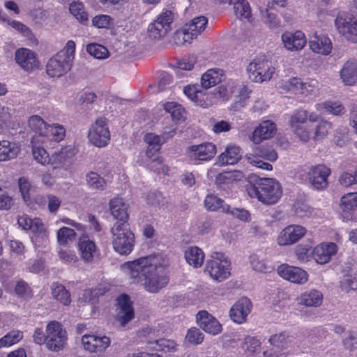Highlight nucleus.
Listing matches in <instances>:
<instances>
[{
    "label": "nucleus",
    "mask_w": 357,
    "mask_h": 357,
    "mask_svg": "<svg viewBox=\"0 0 357 357\" xmlns=\"http://www.w3.org/2000/svg\"><path fill=\"white\" fill-rule=\"evenodd\" d=\"M52 296L64 305H68L71 302L70 294L66 287L58 282L51 286Z\"/></svg>",
    "instance_id": "obj_35"
},
{
    "label": "nucleus",
    "mask_w": 357,
    "mask_h": 357,
    "mask_svg": "<svg viewBox=\"0 0 357 357\" xmlns=\"http://www.w3.org/2000/svg\"><path fill=\"white\" fill-rule=\"evenodd\" d=\"M118 312L117 319L121 325L125 326L134 317V310L132 306V302L128 295L123 294L117 298Z\"/></svg>",
    "instance_id": "obj_23"
},
{
    "label": "nucleus",
    "mask_w": 357,
    "mask_h": 357,
    "mask_svg": "<svg viewBox=\"0 0 357 357\" xmlns=\"http://www.w3.org/2000/svg\"><path fill=\"white\" fill-rule=\"evenodd\" d=\"M252 308L251 301L247 297H241L231 306L229 310V317L234 322L241 324L246 321Z\"/></svg>",
    "instance_id": "obj_13"
},
{
    "label": "nucleus",
    "mask_w": 357,
    "mask_h": 357,
    "mask_svg": "<svg viewBox=\"0 0 357 357\" xmlns=\"http://www.w3.org/2000/svg\"><path fill=\"white\" fill-rule=\"evenodd\" d=\"M29 128L40 136H43L47 132V124L38 115H33L28 120Z\"/></svg>",
    "instance_id": "obj_39"
},
{
    "label": "nucleus",
    "mask_w": 357,
    "mask_h": 357,
    "mask_svg": "<svg viewBox=\"0 0 357 357\" xmlns=\"http://www.w3.org/2000/svg\"><path fill=\"white\" fill-rule=\"evenodd\" d=\"M278 273L284 279L298 284L305 283L308 277L307 272L302 268L286 264L279 266Z\"/></svg>",
    "instance_id": "obj_18"
},
{
    "label": "nucleus",
    "mask_w": 357,
    "mask_h": 357,
    "mask_svg": "<svg viewBox=\"0 0 357 357\" xmlns=\"http://www.w3.org/2000/svg\"><path fill=\"white\" fill-rule=\"evenodd\" d=\"M111 343L110 339L107 336H97L92 334L84 335L82 337V344L84 349L91 353H101L106 350Z\"/></svg>",
    "instance_id": "obj_14"
},
{
    "label": "nucleus",
    "mask_w": 357,
    "mask_h": 357,
    "mask_svg": "<svg viewBox=\"0 0 357 357\" xmlns=\"http://www.w3.org/2000/svg\"><path fill=\"white\" fill-rule=\"evenodd\" d=\"M284 47L289 51L302 50L307 42L304 33L301 31H286L282 34Z\"/></svg>",
    "instance_id": "obj_20"
},
{
    "label": "nucleus",
    "mask_w": 357,
    "mask_h": 357,
    "mask_svg": "<svg viewBox=\"0 0 357 357\" xmlns=\"http://www.w3.org/2000/svg\"><path fill=\"white\" fill-rule=\"evenodd\" d=\"M145 163L149 169L154 172H157L158 174H167L168 171L167 167L162 165V159L158 156H156L152 160H146Z\"/></svg>",
    "instance_id": "obj_55"
},
{
    "label": "nucleus",
    "mask_w": 357,
    "mask_h": 357,
    "mask_svg": "<svg viewBox=\"0 0 357 357\" xmlns=\"http://www.w3.org/2000/svg\"><path fill=\"white\" fill-rule=\"evenodd\" d=\"M293 340L294 337L284 331L272 335L268 340L272 348L264 352V357H287Z\"/></svg>",
    "instance_id": "obj_8"
},
{
    "label": "nucleus",
    "mask_w": 357,
    "mask_h": 357,
    "mask_svg": "<svg viewBox=\"0 0 357 357\" xmlns=\"http://www.w3.org/2000/svg\"><path fill=\"white\" fill-rule=\"evenodd\" d=\"M23 337V334L19 331H12L0 339V347H8L18 342Z\"/></svg>",
    "instance_id": "obj_47"
},
{
    "label": "nucleus",
    "mask_w": 357,
    "mask_h": 357,
    "mask_svg": "<svg viewBox=\"0 0 357 357\" xmlns=\"http://www.w3.org/2000/svg\"><path fill=\"white\" fill-rule=\"evenodd\" d=\"M111 233L114 250L121 255L130 253L134 247L135 236L130 230L129 224L114 225Z\"/></svg>",
    "instance_id": "obj_4"
},
{
    "label": "nucleus",
    "mask_w": 357,
    "mask_h": 357,
    "mask_svg": "<svg viewBox=\"0 0 357 357\" xmlns=\"http://www.w3.org/2000/svg\"><path fill=\"white\" fill-rule=\"evenodd\" d=\"M204 206L207 210L212 211H221L223 213L225 206H228L225 204L224 200L213 195H208L204 200Z\"/></svg>",
    "instance_id": "obj_42"
},
{
    "label": "nucleus",
    "mask_w": 357,
    "mask_h": 357,
    "mask_svg": "<svg viewBox=\"0 0 357 357\" xmlns=\"http://www.w3.org/2000/svg\"><path fill=\"white\" fill-rule=\"evenodd\" d=\"M307 232V229L299 225H291L284 228L277 238L280 245H289L298 241Z\"/></svg>",
    "instance_id": "obj_12"
},
{
    "label": "nucleus",
    "mask_w": 357,
    "mask_h": 357,
    "mask_svg": "<svg viewBox=\"0 0 357 357\" xmlns=\"http://www.w3.org/2000/svg\"><path fill=\"white\" fill-rule=\"evenodd\" d=\"M173 22V13L166 10L160 14L158 18L148 28V33L150 38L160 39L166 36L171 30V24Z\"/></svg>",
    "instance_id": "obj_9"
},
{
    "label": "nucleus",
    "mask_w": 357,
    "mask_h": 357,
    "mask_svg": "<svg viewBox=\"0 0 357 357\" xmlns=\"http://www.w3.org/2000/svg\"><path fill=\"white\" fill-rule=\"evenodd\" d=\"M252 197H257L261 202L271 205L278 202L282 195L280 183L274 178H259L248 190Z\"/></svg>",
    "instance_id": "obj_2"
},
{
    "label": "nucleus",
    "mask_w": 357,
    "mask_h": 357,
    "mask_svg": "<svg viewBox=\"0 0 357 357\" xmlns=\"http://www.w3.org/2000/svg\"><path fill=\"white\" fill-rule=\"evenodd\" d=\"M275 130L274 123L268 120L264 121L254 130L250 139L254 144H259L262 141L273 137Z\"/></svg>",
    "instance_id": "obj_22"
},
{
    "label": "nucleus",
    "mask_w": 357,
    "mask_h": 357,
    "mask_svg": "<svg viewBox=\"0 0 357 357\" xmlns=\"http://www.w3.org/2000/svg\"><path fill=\"white\" fill-rule=\"evenodd\" d=\"M204 335L200 330L194 327L188 330L185 339L191 344H199L204 340Z\"/></svg>",
    "instance_id": "obj_54"
},
{
    "label": "nucleus",
    "mask_w": 357,
    "mask_h": 357,
    "mask_svg": "<svg viewBox=\"0 0 357 357\" xmlns=\"http://www.w3.org/2000/svg\"><path fill=\"white\" fill-rule=\"evenodd\" d=\"M260 17L264 24L269 29H274L280 26L281 21L275 10L272 7H267L260 10Z\"/></svg>",
    "instance_id": "obj_30"
},
{
    "label": "nucleus",
    "mask_w": 357,
    "mask_h": 357,
    "mask_svg": "<svg viewBox=\"0 0 357 357\" xmlns=\"http://www.w3.org/2000/svg\"><path fill=\"white\" fill-rule=\"evenodd\" d=\"M246 70L250 80L261 83L271 79L275 69L265 55H259L248 64Z\"/></svg>",
    "instance_id": "obj_5"
},
{
    "label": "nucleus",
    "mask_w": 357,
    "mask_h": 357,
    "mask_svg": "<svg viewBox=\"0 0 357 357\" xmlns=\"http://www.w3.org/2000/svg\"><path fill=\"white\" fill-rule=\"evenodd\" d=\"M29 227V230L33 233L31 241L36 247H40L47 242V231L40 219H32Z\"/></svg>",
    "instance_id": "obj_26"
},
{
    "label": "nucleus",
    "mask_w": 357,
    "mask_h": 357,
    "mask_svg": "<svg viewBox=\"0 0 357 357\" xmlns=\"http://www.w3.org/2000/svg\"><path fill=\"white\" fill-rule=\"evenodd\" d=\"M308 114L306 110L296 111L291 116L289 124L292 128L300 127L307 119Z\"/></svg>",
    "instance_id": "obj_50"
},
{
    "label": "nucleus",
    "mask_w": 357,
    "mask_h": 357,
    "mask_svg": "<svg viewBox=\"0 0 357 357\" xmlns=\"http://www.w3.org/2000/svg\"><path fill=\"white\" fill-rule=\"evenodd\" d=\"M15 59L16 63L27 72L34 70L39 65L36 54L27 48L18 49L15 52Z\"/></svg>",
    "instance_id": "obj_17"
},
{
    "label": "nucleus",
    "mask_w": 357,
    "mask_h": 357,
    "mask_svg": "<svg viewBox=\"0 0 357 357\" xmlns=\"http://www.w3.org/2000/svg\"><path fill=\"white\" fill-rule=\"evenodd\" d=\"M319 106H321L326 112L333 115L341 116L345 113L344 106L338 101H326Z\"/></svg>",
    "instance_id": "obj_46"
},
{
    "label": "nucleus",
    "mask_w": 357,
    "mask_h": 357,
    "mask_svg": "<svg viewBox=\"0 0 357 357\" xmlns=\"http://www.w3.org/2000/svg\"><path fill=\"white\" fill-rule=\"evenodd\" d=\"M86 183L92 190H104L107 186L105 180L93 172L86 174Z\"/></svg>",
    "instance_id": "obj_41"
},
{
    "label": "nucleus",
    "mask_w": 357,
    "mask_h": 357,
    "mask_svg": "<svg viewBox=\"0 0 357 357\" xmlns=\"http://www.w3.org/2000/svg\"><path fill=\"white\" fill-rule=\"evenodd\" d=\"M184 93L197 105L203 107H207L208 104L204 101V94L197 89L195 86H187L183 89Z\"/></svg>",
    "instance_id": "obj_40"
},
{
    "label": "nucleus",
    "mask_w": 357,
    "mask_h": 357,
    "mask_svg": "<svg viewBox=\"0 0 357 357\" xmlns=\"http://www.w3.org/2000/svg\"><path fill=\"white\" fill-rule=\"evenodd\" d=\"M185 258L190 266L198 268L204 263V254L198 247H190L186 250Z\"/></svg>",
    "instance_id": "obj_33"
},
{
    "label": "nucleus",
    "mask_w": 357,
    "mask_h": 357,
    "mask_svg": "<svg viewBox=\"0 0 357 357\" xmlns=\"http://www.w3.org/2000/svg\"><path fill=\"white\" fill-rule=\"evenodd\" d=\"M221 76L220 70L210 69L202 76L201 84L203 88L209 89L221 82Z\"/></svg>",
    "instance_id": "obj_36"
},
{
    "label": "nucleus",
    "mask_w": 357,
    "mask_h": 357,
    "mask_svg": "<svg viewBox=\"0 0 357 357\" xmlns=\"http://www.w3.org/2000/svg\"><path fill=\"white\" fill-rule=\"evenodd\" d=\"M310 49L317 54L328 55L332 50V43L329 38L325 36L314 35L309 41Z\"/></svg>",
    "instance_id": "obj_29"
},
{
    "label": "nucleus",
    "mask_w": 357,
    "mask_h": 357,
    "mask_svg": "<svg viewBox=\"0 0 357 357\" xmlns=\"http://www.w3.org/2000/svg\"><path fill=\"white\" fill-rule=\"evenodd\" d=\"M124 266L128 269L132 282L140 284L149 293L159 292L169 282L164 268L166 260L160 255L140 257Z\"/></svg>",
    "instance_id": "obj_1"
},
{
    "label": "nucleus",
    "mask_w": 357,
    "mask_h": 357,
    "mask_svg": "<svg viewBox=\"0 0 357 357\" xmlns=\"http://www.w3.org/2000/svg\"><path fill=\"white\" fill-rule=\"evenodd\" d=\"M75 42L68 40L65 47L48 61L47 73L52 77H59L70 71L75 58Z\"/></svg>",
    "instance_id": "obj_3"
},
{
    "label": "nucleus",
    "mask_w": 357,
    "mask_h": 357,
    "mask_svg": "<svg viewBox=\"0 0 357 357\" xmlns=\"http://www.w3.org/2000/svg\"><path fill=\"white\" fill-rule=\"evenodd\" d=\"M223 213L229 214L242 221L250 220V213L244 208H231L230 206H225Z\"/></svg>",
    "instance_id": "obj_48"
},
{
    "label": "nucleus",
    "mask_w": 357,
    "mask_h": 357,
    "mask_svg": "<svg viewBox=\"0 0 357 357\" xmlns=\"http://www.w3.org/2000/svg\"><path fill=\"white\" fill-rule=\"evenodd\" d=\"M330 174V168L324 165H317L309 167L307 177L313 188L324 190L328 186V177Z\"/></svg>",
    "instance_id": "obj_11"
},
{
    "label": "nucleus",
    "mask_w": 357,
    "mask_h": 357,
    "mask_svg": "<svg viewBox=\"0 0 357 357\" xmlns=\"http://www.w3.org/2000/svg\"><path fill=\"white\" fill-rule=\"evenodd\" d=\"M340 77L346 85H353L357 82V61L350 59L347 61L341 70Z\"/></svg>",
    "instance_id": "obj_28"
},
{
    "label": "nucleus",
    "mask_w": 357,
    "mask_h": 357,
    "mask_svg": "<svg viewBox=\"0 0 357 357\" xmlns=\"http://www.w3.org/2000/svg\"><path fill=\"white\" fill-rule=\"evenodd\" d=\"M196 320L206 333L215 335L222 331V325L218 320L206 310L199 311L196 315Z\"/></svg>",
    "instance_id": "obj_16"
},
{
    "label": "nucleus",
    "mask_w": 357,
    "mask_h": 357,
    "mask_svg": "<svg viewBox=\"0 0 357 357\" xmlns=\"http://www.w3.org/2000/svg\"><path fill=\"white\" fill-rule=\"evenodd\" d=\"M341 287L344 291L357 289V277L349 276L341 282Z\"/></svg>",
    "instance_id": "obj_64"
},
{
    "label": "nucleus",
    "mask_w": 357,
    "mask_h": 357,
    "mask_svg": "<svg viewBox=\"0 0 357 357\" xmlns=\"http://www.w3.org/2000/svg\"><path fill=\"white\" fill-rule=\"evenodd\" d=\"M335 24L339 33L352 43L357 42V21L348 20L343 15H337Z\"/></svg>",
    "instance_id": "obj_19"
},
{
    "label": "nucleus",
    "mask_w": 357,
    "mask_h": 357,
    "mask_svg": "<svg viewBox=\"0 0 357 357\" xmlns=\"http://www.w3.org/2000/svg\"><path fill=\"white\" fill-rule=\"evenodd\" d=\"M114 19L107 15H99L92 20V24L98 28H109L113 24Z\"/></svg>",
    "instance_id": "obj_56"
},
{
    "label": "nucleus",
    "mask_w": 357,
    "mask_h": 357,
    "mask_svg": "<svg viewBox=\"0 0 357 357\" xmlns=\"http://www.w3.org/2000/svg\"><path fill=\"white\" fill-rule=\"evenodd\" d=\"M13 204V198L8 192L0 188V209L8 210Z\"/></svg>",
    "instance_id": "obj_62"
},
{
    "label": "nucleus",
    "mask_w": 357,
    "mask_h": 357,
    "mask_svg": "<svg viewBox=\"0 0 357 357\" xmlns=\"http://www.w3.org/2000/svg\"><path fill=\"white\" fill-rule=\"evenodd\" d=\"M75 231L74 229L63 227L61 228L57 232V239L60 244H66L68 241H71L75 236Z\"/></svg>",
    "instance_id": "obj_52"
},
{
    "label": "nucleus",
    "mask_w": 357,
    "mask_h": 357,
    "mask_svg": "<svg viewBox=\"0 0 357 357\" xmlns=\"http://www.w3.org/2000/svg\"><path fill=\"white\" fill-rule=\"evenodd\" d=\"M109 210L113 218L117 220L114 225L128 224V205L122 198L115 197L111 199Z\"/></svg>",
    "instance_id": "obj_24"
},
{
    "label": "nucleus",
    "mask_w": 357,
    "mask_h": 357,
    "mask_svg": "<svg viewBox=\"0 0 357 357\" xmlns=\"http://www.w3.org/2000/svg\"><path fill=\"white\" fill-rule=\"evenodd\" d=\"M219 1L234 4V13L237 17L248 19L251 15L250 6L247 0H219Z\"/></svg>",
    "instance_id": "obj_32"
},
{
    "label": "nucleus",
    "mask_w": 357,
    "mask_h": 357,
    "mask_svg": "<svg viewBox=\"0 0 357 357\" xmlns=\"http://www.w3.org/2000/svg\"><path fill=\"white\" fill-rule=\"evenodd\" d=\"M78 250L81 259L86 263L93 262L98 252L96 243L87 236H82L79 238Z\"/></svg>",
    "instance_id": "obj_25"
},
{
    "label": "nucleus",
    "mask_w": 357,
    "mask_h": 357,
    "mask_svg": "<svg viewBox=\"0 0 357 357\" xmlns=\"http://www.w3.org/2000/svg\"><path fill=\"white\" fill-rule=\"evenodd\" d=\"M149 348L158 351L173 352L176 350L177 344L171 340L159 339L153 342H149Z\"/></svg>",
    "instance_id": "obj_38"
},
{
    "label": "nucleus",
    "mask_w": 357,
    "mask_h": 357,
    "mask_svg": "<svg viewBox=\"0 0 357 357\" xmlns=\"http://www.w3.org/2000/svg\"><path fill=\"white\" fill-rule=\"evenodd\" d=\"M250 89L246 85H241L238 89V98L239 100L236 102L234 106V110L239 109L245 105V101L249 98V95L251 93Z\"/></svg>",
    "instance_id": "obj_58"
},
{
    "label": "nucleus",
    "mask_w": 357,
    "mask_h": 357,
    "mask_svg": "<svg viewBox=\"0 0 357 357\" xmlns=\"http://www.w3.org/2000/svg\"><path fill=\"white\" fill-rule=\"evenodd\" d=\"M66 130L62 126L60 125H47V132L44 134V137H47L50 139L60 142L65 136Z\"/></svg>",
    "instance_id": "obj_44"
},
{
    "label": "nucleus",
    "mask_w": 357,
    "mask_h": 357,
    "mask_svg": "<svg viewBox=\"0 0 357 357\" xmlns=\"http://www.w3.org/2000/svg\"><path fill=\"white\" fill-rule=\"evenodd\" d=\"M144 141L148 146L159 149H161L164 144L160 136L153 132L146 133L144 137Z\"/></svg>",
    "instance_id": "obj_60"
},
{
    "label": "nucleus",
    "mask_w": 357,
    "mask_h": 357,
    "mask_svg": "<svg viewBox=\"0 0 357 357\" xmlns=\"http://www.w3.org/2000/svg\"><path fill=\"white\" fill-rule=\"evenodd\" d=\"M89 141L97 147L105 146L110 139V133L107 126L106 119H97L91 126L88 135Z\"/></svg>",
    "instance_id": "obj_10"
},
{
    "label": "nucleus",
    "mask_w": 357,
    "mask_h": 357,
    "mask_svg": "<svg viewBox=\"0 0 357 357\" xmlns=\"http://www.w3.org/2000/svg\"><path fill=\"white\" fill-rule=\"evenodd\" d=\"M242 157L240 147L228 145L225 151L218 157V162L221 165H233L236 164Z\"/></svg>",
    "instance_id": "obj_27"
},
{
    "label": "nucleus",
    "mask_w": 357,
    "mask_h": 357,
    "mask_svg": "<svg viewBox=\"0 0 357 357\" xmlns=\"http://www.w3.org/2000/svg\"><path fill=\"white\" fill-rule=\"evenodd\" d=\"M86 51L90 55L98 59H105L108 54L107 48L98 44L88 45Z\"/></svg>",
    "instance_id": "obj_49"
},
{
    "label": "nucleus",
    "mask_w": 357,
    "mask_h": 357,
    "mask_svg": "<svg viewBox=\"0 0 357 357\" xmlns=\"http://www.w3.org/2000/svg\"><path fill=\"white\" fill-rule=\"evenodd\" d=\"M215 153L216 146L211 142L192 145L188 149V156L192 160H209L214 157Z\"/></svg>",
    "instance_id": "obj_15"
},
{
    "label": "nucleus",
    "mask_w": 357,
    "mask_h": 357,
    "mask_svg": "<svg viewBox=\"0 0 357 357\" xmlns=\"http://www.w3.org/2000/svg\"><path fill=\"white\" fill-rule=\"evenodd\" d=\"M196 61V57L194 56H190L182 59L177 63L178 70L176 73L178 75L180 70H191L194 68Z\"/></svg>",
    "instance_id": "obj_59"
},
{
    "label": "nucleus",
    "mask_w": 357,
    "mask_h": 357,
    "mask_svg": "<svg viewBox=\"0 0 357 357\" xmlns=\"http://www.w3.org/2000/svg\"><path fill=\"white\" fill-rule=\"evenodd\" d=\"M58 256L65 264H73L78 261V257L70 250H61L58 252Z\"/></svg>",
    "instance_id": "obj_61"
},
{
    "label": "nucleus",
    "mask_w": 357,
    "mask_h": 357,
    "mask_svg": "<svg viewBox=\"0 0 357 357\" xmlns=\"http://www.w3.org/2000/svg\"><path fill=\"white\" fill-rule=\"evenodd\" d=\"M322 294L317 290L304 292L298 298V303L307 307L319 306L322 303Z\"/></svg>",
    "instance_id": "obj_31"
},
{
    "label": "nucleus",
    "mask_w": 357,
    "mask_h": 357,
    "mask_svg": "<svg viewBox=\"0 0 357 357\" xmlns=\"http://www.w3.org/2000/svg\"><path fill=\"white\" fill-rule=\"evenodd\" d=\"M33 156L38 163L42 165L48 164L50 162L49 155L44 148L33 146Z\"/></svg>",
    "instance_id": "obj_57"
},
{
    "label": "nucleus",
    "mask_w": 357,
    "mask_h": 357,
    "mask_svg": "<svg viewBox=\"0 0 357 357\" xmlns=\"http://www.w3.org/2000/svg\"><path fill=\"white\" fill-rule=\"evenodd\" d=\"M19 149L15 144L7 140L0 141V161L12 160L17 157Z\"/></svg>",
    "instance_id": "obj_34"
},
{
    "label": "nucleus",
    "mask_w": 357,
    "mask_h": 357,
    "mask_svg": "<svg viewBox=\"0 0 357 357\" xmlns=\"http://www.w3.org/2000/svg\"><path fill=\"white\" fill-rule=\"evenodd\" d=\"M332 128V124L327 121H321L317 126L314 135L316 138H323L325 137L328 130Z\"/></svg>",
    "instance_id": "obj_63"
},
{
    "label": "nucleus",
    "mask_w": 357,
    "mask_h": 357,
    "mask_svg": "<svg viewBox=\"0 0 357 357\" xmlns=\"http://www.w3.org/2000/svg\"><path fill=\"white\" fill-rule=\"evenodd\" d=\"M46 337L47 348L53 351H59L66 344L67 333L61 323L52 321L46 326Z\"/></svg>",
    "instance_id": "obj_7"
},
{
    "label": "nucleus",
    "mask_w": 357,
    "mask_h": 357,
    "mask_svg": "<svg viewBox=\"0 0 357 357\" xmlns=\"http://www.w3.org/2000/svg\"><path fill=\"white\" fill-rule=\"evenodd\" d=\"M19 188L24 200L29 201L31 198V194L33 191V188L30 182L25 178H20L19 179Z\"/></svg>",
    "instance_id": "obj_53"
},
{
    "label": "nucleus",
    "mask_w": 357,
    "mask_h": 357,
    "mask_svg": "<svg viewBox=\"0 0 357 357\" xmlns=\"http://www.w3.org/2000/svg\"><path fill=\"white\" fill-rule=\"evenodd\" d=\"M337 247L334 243H322L314 248L312 256L317 264H325L329 262L337 252Z\"/></svg>",
    "instance_id": "obj_21"
},
{
    "label": "nucleus",
    "mask_w": 357,
    "mask_h": 357,
    "mask_svg": "<svg viewBox=\"0 0 357 357\" xmlns=\"http://www.w3.org/2000/svg\"><path fill=\"white\" fill-rule=\"evenodd\" d=\"M186 25L181 29L178 30L175 33V40L177 43H190L191 40L197 38L196 33L192 32L190 30H187Z\"/></svg>",
    "instance_id": "obj_51"
},
{
    "label": "nucleus",
    "mask_w": 357,
    "mask_h": 357,
    "mask_svg": "<svg viewBox=\"0 0 357 357\" xmlns=\"http://www.w3.org/2000/svg\"><path fill=\"white\" fill-rule=\"evenodd\" d=\"M230 261L222 252H213L211 259L207 260L205 271L216 281L221 282L230 275Z\"/></svg>",
    "instance_id": "obj_6"
},
{
    "label": "nucleus",
    "mask_w": 357,
    "mask_h": 357,
    "mask_svg": "<svg viewBox=\"0 0 357 357\" xmlns=\"http://www.w3.org/2000/svg\"><path fill=\"white\" fill-rule=\"evenodd\" d=\"M69 10L70 13L80 22L84 23L88 21V15L85 11L84 6L82 3L73 2L70 4Z\"/></svg>",
    "instance_id": "obj_43"
},
{
    "label": "nucleus",
    "mask_w": 357,
    "mask_h": 357,
    "mask_svg": "<svg viewBox=\"0 0 357 357\" xmlns=\"http://www.w3.org/2000/svg\"><path fill=\"white\" fill-rule=\"evenodd\" d=\"M249 155H255L257 158H261L271 162L275 161L278 159V153L276 151L270 146L261 145L257 146L253 149V154Z\"/></svg>",
    "instance_id": "obj_37"
},
{
    "label": "nucleus",
    "mask_w": 357,
    "mask_h": 357,
    "mask_svg": "<svg viewBox=\"0 0 357 357\" xmlns=\"http://www.w3.org/2000/svg\"><path fill=\"white\" fill-rule=\"evenodd\" d=\"M207 22L208 20L206 17L200 16L194 18L189 24H186L185 25L188 28L187 30L196 33V36H197L199 33L204 30Z\"/></svg>",
    "instance_id": "obj_45"
}]
</instances>
